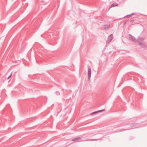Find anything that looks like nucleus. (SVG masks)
<instances>
[{
    "mask_svg": "<svg viewBox=\"0 0 147 147\" xmlns=\"http://www.w3.org/2000/svg\"><path fill=\"white\" fill-rule=\"evenodd\" d=\"M117 5H118L117 3H114L111 5V7H114Z\"/></svg>",
    "mask_w": 147,
    "mask_h": 147,
    "instance_id": "obj_8",
    "label": "nucleus"
},
{
    "mask_svg": "<svg viewBox=\"0 0 147 147\" xmlns=\"http://www.w3.org/2000/svg\"><path fill=\"white\" fill-rule=\"evenodd\" d=\"M109 25H105L104 27V28L105 29H108L109 28Z\"/></svg>",
    "mask_w": 147,
    "mask_h": 147,
    "instance_id": "obj_9",
    "label": "nucleus"
},
{
    "mask_svg": "<svg viewBox=\"0 0 147 147\" xmlns=\"http://www.w3.org/2000/svg\"><path fill=\"white\" fill-rule=\"evenodd\" d=\"M104 111V109H102V110H100L98 111H96L92 113L91 114L92 115V114L95 113H97V112H102V111Z\"/></svg>",
    "mask_w": 147,
    "mask_h": 147,
    "instance_id": "obj_7",
    "label": "nucleus"
},
{
    "mask_svg": "<svg viewBox=\"0 0 147 147\" xmlns=\"http://www.w3.org/2000/svg\"><path fill=\"white\" fill-rule=\"evenodd\" d=\"M12 73H11V74H10V75L8 77V78H7V80L9 79L12 76Z\"/></svg>",
    "mask_w": 147,
    "mask_h": 147,
    "instance_id": "obj_11",
    "label": "nucleus"
},
{
    "mask_svg": "<svg viewBox=\"0 0 147 147\" xmlns=\"http://www.w3.org/2000/svg\"><path fill=\"white\" fill-rule=\"evenodd\" d=\"M128 37L129 39L134 42L136 41V39L135 38L134 36H132L131 34H129L128 35Z\"/></svg>",
    "mask_w": 147,
    "mask_h": 147,
    "instance_id": "obj_3",
    "label": "nucleus"
},
{
    "mask_svg": "<svg viewBox=\"0 0 147 147\" xmlns=\"http://www.w3.org/2000/svg\"><path fill=\"white\" fill-rule=\"evenodd\" d=\"M133 14H134L133 13H132V14H130L129 15H128L126 16H125L124 18H126L127 17H129V16H131V15H133Z\"/></svg>",
    "mask_w": 147,
    "mask_h": 147,
    "instance_id": "obj_10",
    "label": "nucleus"
},
{
    "mask_svg": "<svg viewBox=\"0 0 147 147\" xmlns=\"http://www.w3.org/2000/svg\"><path fill=\"white\" fill-rule=\"evenodd\" d=\"M138 45L144 48H146L147 47L146 44L143 42L142 38H138Z\"/></svg>",
    "mask_w": 147,
    "mask_h": 147,
    "instance_id": "obj_1",
    "label": "nucleus"
},
{
    "mask_svg": "<svg viewBox=\"0 0 147 147\" xmlns=\"http://www.w3.org/2000/svg\"><path fill=\"white\" fill-rule=\"evenodd\" d=\"M104 111V109H102V110H100L98 111H96L92 113L91 114L92 115V114L95 113H97V112H102V111Z\"/></svg>",
    "mask_w": 147,
    "mask_h": 147,
    "instance_id": "obj_6",
    "label": "nucleus"
},
{
    "mask_svg": "<svg viewBox=\"0 0 147 147\" xmlns=\"http://www.w3.org/2000/svg\"><path fill=\"white\" fill-rule=\"evenodd\" d=\"M113 38V35L112 34L110 35L108 37L107 39V42H110Z\"/></svg>",
    "mask_w": 147,
    "mask_h": 147,
    "instance_id": "obj_4",
    "label": "nucleus"
},
{
    "mask_svg": "<svg viewBox=\"0 0 147 147\" xmlns=\"http://www.w3.org/2000/svg\"><path fill=\"white\" fill-rule=\"evenodd\" d=\"M91 73V68L90 67H88V76L89 79H90V78Z\"/></svg>",
    "mask_w": 147,
    "mask_h": 147,
    "instance_id": "obj_2",
    "label": "nucleus"
},
{
    "mask_svg": "<svg viewBox=\"0 0 147 147\" xmlns=\"http://www.w3.org/2000/svg\"><path fill=\"white\" fill-rule=\"evenodd\" d=\"M81 139V138L78 137L73 139L72 140V141L74 142H78L79 140H80Z\"/></svg>",
    "mask_w": 147,
    "mask_h": 147,
    "instance_id": "obj_5",
    "label": "nucleus"
}]
</instances>
